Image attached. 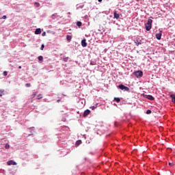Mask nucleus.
I'll return each mask as SVG.
<instances>
[{
    "instance_id": "35",
    "label": "nucleus",
    "mask_w": 175,
    "mask_h": 175,
    "mask_svg": "<svg viewBox=\"0 0 175 175\" xmlns=\"http://www.w3.org/2000/svg\"><path fill=\"white\" fill-rule=\"evenodd\" d=\"M57 102H59V100H58Z\"/></svg>"
},
{
    "instance_id": "10",
    "label": "nucleus",
    "mask_w": 175,
    "mask_h": 175,
    "mask_svg": "<svg viewBox=\"0 0 175 175\" xmlns=\"http://www.w3.org/2000/svg\"><path fill=\"white\" fill-rule=\"evenodd\" d=\"M3 95H5V90H0V96L2 97Z\"/></svg>"
},
{
    "instance_id": "27",
    "label": "nucleus",
    "mask_w": 175,
    "mask_h": 175,
    "mask_svg": "<svg viewBox=\"0 0 175 175\" xmlns=\"http://www.w3.org/2000/svg\"><path fill=\"white\" fill-rule=\"evenodd\" d=\"M36 94L37 92H35L34 94H32L33 98H35L36 96Z\"/></svg>"
},
{
    "instance_id": "32",
    "label": "nucleus",
    "mask_w": 175,
    "mask_h": 175,
    "mask_svg": "<svg viewBox=\"0 0 175 175\" xmlns=\"http://www.w3.org/2000/svg\"><path fill=\"white\" fill-rule=\"evenodd\" d=\"M21 68H22L21 66H18V69H21Z\"/></svg>"
},
{
    "instance_id": "19",
    "label": "nucleus",
    "mask_w": 175,
    "mask_h": 175,
    "mask_svg": "<svg viewBox=\"0 0 175 175\" xmlns=\"http://www.w3.org/2000/svg\"><path fill=\"white\" fill-rule=\"evenodd\" d=\"M5 148L7 150H9V148H10V145H9L8 144H6Z\"/></svg>"
},
{
    "instance_id": "20",
    "label": "nucleus",
    "mask_w": 175,
    "mask_h": 175,
    "mask_svg": "<svg viewBox=\"0 0 175 175\" xmlns=\"http://www.w3.org/2000/svg\"><path fill=\"white\" fill-rule=\"evenodd\" d=\"M38 60L39 61H43V56L40 55L38 57Z\"/></svg>"
},
{
    "instance_id": "1",
    "label": "nucleus",
    "mask_w": 175,
    "mask_h": 175,
    "mask_svg": "<svg viewBox=\"0 0 175 175\" xmlns=\"http://www.w3.org/2000/svg\"><path fill=\"white\" fill-rule=\"evenodd\" d=\"M152 27V19L148 18L147 23L145 25V28L146 31H150Z\"/></svg>"
},
{
    "instance_id": "24",
    "label": "nucleus",
    "mask_w": 175,
    "mask_h": 175,
    "mask_svg": "<svg viewBox=\"0 0 175 175\" xmlns=\"http://www.w3.org/2000/svg\"><path fill=\"white\" fill-rule=\"evenodd\" d=\"M3 76H8V72L7 71H4L3 72Z\"/></svg>"
},
{
    "instance_id": "2",
    "label": "nucleus",
    "mask_w": 175,
    "mask_h": 175,
    "mask_svg": "<svg viewBox=\"0 0 175 175\" xmlns=\"http://www.w3.org/2000/svg\"><path fill=\"white\" fill-rule=\"evenodd\" d=\"M134 75L137 79H140V77H143V72L138 70L134 72Z\"/></svg>"
},
{
    "instance_id": "21",
    "label": "nucleus",
    "mask_w": 175,
    "mask_h": 175,
    "mask_svg": "<svg viewBox=\"0 0 175 175\" xmlns=\"http://www.w3.org/2000/svg\"><path fill=\"white\" fill-rule=\"evenodd\" d=\"M42 98H43V97L42 96V94H39V95L37 96V98H38V99H42Z\"/></svg>"
},
{
    "instance_id": "3",
    "label": "nucleus",
    "mask_w": 175,
    "mask_h": 175,
    "mask_svg": "<svg viewBox=\"0 0 175 175\" xmlns=\"http://www.w3.org/2000/svg\"><path fill=\"white\" fill-rule=\"evenodd\" d=\"M118 88H120V90H122V91H127L129 92V88L124 85H118Z\"/></svg>"
},
{
    "instance_id": "13",
    "label": "nucleus",
    "mask_w": 175,
    "mask_h": 175,
    "mask_svg": "<svg viewBox=\"0 0 175 175\" xmlns=\"http://www.w3.org/2000/svg\"><path fill=\"white\" fill-rule=\"evenodd\" d=\"M66 39H67V40L70 42V40H72V36L67 35L66 36Z\"/></svg>"
},
{
    "instance_id": "29",
    "label": "nucleus",
    "mask_w": 175,
    "mask_h": 175,
    "mask_svg": "<svg viewBox=\"0 0 175 175\" xmlns=\"http://www.w3.org/2000/svg\"><path fill=\"white\" fill-rule=\"evenodd\" d=\"M42 36H46V31H44V32L42 33Z\"/></svg>"
},
{
    "instance_id": "25",
    "label": "nucleus",
    "mask_w": 175,
    "mask_h": 175,
    "mask_svg": "<svg viewBox=\"0 0 175 175\" xmlns=\"http://www.w3.org/2000/svg\"><path fill=\"white\" fill-rule=\"evenodd\" d=\"M146 114H151V110H150V109L147 110Z\"/></svg>"
},
{
    "instance_id": "4",
    "label": "nucleus",
    "mask_w": 175,
    "mask_h": 175,
    "mask_svg": "<svg viewBox=\"0 0 175 175\" xmlns=\"http://www.w3.org/2000/svg\"><path fill=\"white\" fill-rule=\"evenodd\" d=\"M7 165H8V166H10V165H17V163H16V161H13V160H10V161H8L7 162Z\"/></svg>"
},
{
    "instance_id": "5",
    "label": "nucleus",
    "mask_w": 175,
    "mask_h": 175,
    "mask_svg": "<svg viewBox=\"0 0 175 175\" xmlns=\"http://www.w3.org/2000/svg\"><path fill=\"white\" fill-rule=\"evenodd\" d=\"M136 46H140V44H142V40H139V38H136L135 40H134Z\"/></svg>"
},
{
    "instance_id": "34",
    "label": "nucleus",
    "mask_w": 175,
    "mask_h": 175,
    "mask_svg": "<svg viewBox=\"0 0 175 175\" xmlns=\"http://www.w3.org/2000/svg\"><path fill=\"white\" fill-rule=\"evenodd\" d=\"M90 110H88V114H90Z\"/></svg>"
},
{
    "instance_id": "16",
    "label": "nucleus",
    "mask_w": 175,
    "mask_h": 175,
    "mask_svg": "<svg viewBox=\"0 0 175 175\" xmlns=\"http://www.w3.org/2000/svg\"><path fill=\"white\" fill-rule=\"evenodd\" d=\"M81 143V140H78L76 142L75 146H80Z\"/></svg>"
},
{
    "instance_id": "23",
    "label": "nucleus",
    "mask_w": 175,
    "mask_h": 175,
    "mask_svg": "<svg viewBox=\"0 0 175 175\" xmlns=\"http://www.w3.org/2000/svg\"><path fill=\"white\" fill-rule=\"evenodd\" d=\"M2 18H3V20H6V18H7L6 15L3 16V17L1 18V20H2Z\"/></svg>"
},
{
    "instance_id": "11",
    "label": "nucleus",
    "mask_w": 175,
    "mask_h": 175,
    "mask_svg": "<svg viewBox=\"0 0 175 175\" xmlns=\"http://www.w3.org/2000/svg\"><path fill=\"white\" fill-rule=\"evenodd\" d=\"M147 98L149 99V100H154V97L151 95L147 96Z\"/></svg>"
},
{
    "instance_id": "30",
    "label": "nucleus",
    "mask_w": 175,
    "mask_h": 175,
    "mask_svg": "<svg viewBox=\"0 0 175 175\" xmlns=\"http://www.w3.org/2000/svg\"><path fill=\"white\" fill-rule=\"evenodd\" d=\"M43 49H44V44H42V45L41 46L40 50H43Z\"/></svg>"
},
{
    "instance_id": "6",
    "label": "nucleus",
    "mask_w": 175,
    "mask_h": 175,
    "mask_svg": "<svg viewBox=\"0 0 175 175\" xmlns=\"http://www.w3.org/2000/svg\"><path fill=\"white\" fill-rule=\"evenodd\" d=\"M156 38L158 40H161V38H162V31H160L159 33L156 34Z\"/></svg>"
},
{
    "instance_id": "22",
    "label": "nucleus",
    "mask_w": 175,
    "mask_h": 175,
    "mask_svg": "<svg viewBox=\"0 0 175 175\" xmlns=\"http://www.w3.org/2000/svg\"><path fill=\"white\" fill-rule=\"evenodd\" d=\"M90 109H92V110H94V109H96V105L92 107H90Z\"/></svg>"
},
{
    "instance_id": "9",
    "label": "nucleus",
    "mask_w": 175,
    "mask_h": 175,
    "mask_svg": "<svg viewBox=\"0 0 175 175\" xmlns=\"http://www.w3.org/2000/svg\"><path fill=\"white\" fill-rule=\"evenodd\" d=\"M81 46L82 47H87V42H85V39L82 40Z\"/></svg>"
},
{
    "instance_id": "14",
    "label": "nucleus",
    "mask_w": 175,
    "mask_h": 175,
    "mask_svg": "<svg viewBox=\"0 0 175 175\" xmlns=\"http://www.w3.org/2000/svg\"><path fill=\"white\" fill-rule=\"evenodd\" d=\"M88 116V109H86L83 113V117H87Z\"/></svg>"
},
{
    "instance_id": "26",
    "label": "nucleus",
    "mask_w": 175,
    "mask_h": 175,
    "mask_svg": "<svg viewBox=\"0 0 175 175\" xmlns=\"http://www.w3.org/2000/svg\"><path fill=\"white\" fill-rule=\"evenodd\" d=\"M26 87L29 88V87H31V83H26Z\"/></svg>"
},
{
    "instance_id": "33",
    "label": "nucleus",
    "mask_w": 175,
    "mask_h": 175,
    "mask_svg": "<svg viewBox=\"0 0 175 175\" xmlns=\"http://www.w3.org/2000/svg\"><path fill=\"white\" fill-rule=\"evenodd\" d=\"M98 2H102V0H98Z\"/></svg>"
},
{
    "instance_id": "7",
    "label": "nucleus",
    "mask_w": 175,
    "mask_h": 175,
    "mask_svg": "<svg viewBox=\"0 0 175 175\" xmlns=\"http://www.w3.org/2000/svg\"><path fill=\"white\" fill-rule=\"evenodd\" d=\"M40 33H42V29H40V28L36 29V31H35V34L36 35H40Z\"/></svg>"
},
{
    "instance_id": "8",
    "label": "nucleus",
    "mask_w": 175,
    "mask_h": 175,
    "mask_svg": "<svg viewBox=\"0 0 175 175\" xmlns=\"http://www.w3.org/2000/svg\"><path fill=\"white\" fill-rule=\"evenodd\" d=\"M113 17L114 18H116V20H118L120 18V14H117V12H114L113 13Z\"/></svg>"
},
{
    "instance_id": "18",
    "label": "nucleus",
    "mask_w": 175,
    "mask_h": 175,
    "mask_svg": "<svg viewBox=\"0 0 175 175\" xmlns=\"http://www.w3.org/2000/svg\"><path fill=\"white\" fill-rule=\"evenodd\" d=\"M77 27H81V25H82L81 22L78 21V22L77 23Z\"/></svg>"
},
{
    "instance_id": "28",
    "label": "nucleus",
    "mask_w": 175,
    "mask_h": 175,
    "mask_svg": "<svg viewBox=\"0 0 175 175\" xmlns=\"http://www.w3.org/2000/svg\"><path fill=\"white\" fill-rule=\"evenodd\" d=\"M169 165H170V166H174V163H169Z\"/></svg>"
},
{
    "instance_id": "15",
    "label": "nucleus",
    "mask_w": 175,
    "mask_h": 175,
    "mask_svg": "<svg viewBox=\"0 0 175 175\" xmlns=\"http://www.w3.org/2000/svg\"><path fill=\"white\" fill-rule=\"evenodd\" d=\"M56 18H57V14H53L51 16L52 20H55Z\"/></svg>"
},
{
    "instance_id": "17",
    "label": "nucleus",
    "mask_w": 175,
    "mask_h": 175,
    "mask_svg": "<svg viewBox=\"0 0 175 175\" xmlns=\"http://www.w3.org/2000/svg\"><path fill=\"white\" fill-rule=\"evenodd\" d=\"M34 6H35L36 8H39V6H40V3H34Z\"/></svg>"
},
{
    "instance_id": "31",
    "label": "nucleus",
    "mask_w": 175,
    "mask_h": 175,
    "mask_svg": "<svg viewBox=\"0 0 175 175\" xmlns=\"http://www.w3.org/2000/svg\"><path fill=\"white\" fill-rule=\"evenodd\" d=\"M64 62H68V58H64Z\"/></svg>"
},
{
    "instance_id": "12",
    "label": "nucleus",
    "mask_w": 175,
    "mask_h": 175,
    "mask_svg": "<svg viewBox=\"0 0 175 175\" xmlns=\"http://www.w3.org/2000/svg\"><path fill=\"white\" fill-rule=\"evenodd\" d=\"M114 100H116V102H117V103H120V102H121V99L120 98H117V97L114 98Z\"/></svg>"
}]
</instances>
